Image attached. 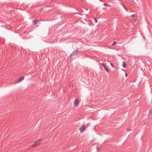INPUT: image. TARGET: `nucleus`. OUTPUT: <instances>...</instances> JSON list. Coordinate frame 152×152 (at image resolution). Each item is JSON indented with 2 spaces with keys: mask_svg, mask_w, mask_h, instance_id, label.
Listing matches in <instances>:
<instances>
[{
  "mask_svg": "<svg viewBox=\"0 0 152 152\" xmlns=\"http://www.w3.org/2000/svg\"><path fill=\"white\" fill-rule=\"evenodd\" d=\"M24 78V77L23 76H22L20 77L18 79L16 80L15 83H18L19 82H20L21 81L23 80Z\"/></svg>",
  "mask_w": 152,
  "mask_h": 152,
  "instance_id": "obj_3",
  "label": "nucleus"
},
{
  "mask_svg": "<svg viewBox=\"0 0 152 152\" xmlns=\"http://www.w3.org/2000/svg\"><path fill=\"white\" fill-rule=\"evenodd\" d=\"M125 75H126V77L127 76V74L126 73V74H125Z\"/></svg>",
  "mask_w": 152,
  "mask_h": 152,
  "instance_id": "obj_18",
  "label": "nucleus"
},
{
  "mask_svg": "<svg viewBox=\"0 0 152 152\" xmlns=\"http://www.w3.org/2000/svg\"><path fill=\"white\" fill-rule=\"evenodd\" d=\"M94 20L96 23H97L98 22V20L96 18H94Z\"/></svg>",
  "mask_w": 152,
  "mask_h": 152,
  "instance_id": "obj_14",
  "label": "nucleus"
},
{
  "mask_svg": "<svg viewBox=\"0 0 152 152\" xmlns=\"http://www.w3.org/2000/svg\"><path fill=\"white\" fill-rule=\"evenodd\" d=\"M110 64L111 65V66L113 67H114V64H112V63H111Z\"/></svg>",
  "mask_w": 152,
  "mask_h": 152,
  "instance_id": "obj_16",
  "label": "nucleus"
},
{
  "mask_svg": "<svg viewBox=\"0 0 152 152\" xmlns=\"http://www.w3.org/2000/svg\"><path fill=\"white\" fill-rule=\"evenodd\" d=\"M152 115V110H150L149 111L148 115V116H150Z\"/></svg>",
  "mask_w": 152,
  "mask_h": 152,
  "instance_id": "obj_10",
  "label": "nucleus"
},
{
  "mask_svg": "<svg viewBox=\"0 0 152 152\" xmlns=\"http://www.w3.org/2000/svg\"><path fill=\"white\" fill-rule=\"evenodd\" d=\"M79 100L77 99H76L74 102V104L76 106H77L79 103Z\"/></svg>",
  "mask_w": 152,
  "mask_h": 152,
  "instance_id": "obj_6",
  "label": "nucleus"
},
{
  "mask_svg": "<svg viewBox=\"0 0 152 152\" xmlns=\"http://www.w3.org/2000/svg\"><path fill=\"white\" fill-rule=\"evenodd\" d=\"M124 8H125V9L127 11V8L126 7H125L124 6Z\"/></svg>",
  "mask_w": 152,
  "mask_h": 152,
  "instance_id": "obj_17",
  "label": "nucleus"
},
{
  "mask_svg": "<svg viewBox=\"0 0 152 152\" xmlns=\"http://www.w3.org/2000/svg\"><path fill=\"white\" fill-rule=\"evenodd\" d=\"M40 20L34 19L33 20V23L34 25H36L37 23Z\"/></svg>",
  "mask_w": 152,
  "mask_h": 152,
  "instance_id": "obj_7",
  "label": "nucleus"
},
{
  "mask_svg": "<svg viewBox=\"0 0 152 152\" xmlns=\"http://www.w3.org/2000/svg\"><path fill=\"white\" fill-rule=\"evenodd\" d=\"M42 141V140L41 139L35 141L34 143L32 145V146L35 147L38 146L40 144Z\"/></svg>",
  "mask_w": 152,
  "mask_h": 152,
  "instance_id": "obj_1",
  "label": "nucleus"
},
{
  "mask_svg": "<svg viewBox=\"0 0 152 152\" xmlns=\"http://www.w3.org/2000/svg\"><path fill=\"white\" fill-rule=\"evenodd\" d=\"M96 149L97 151L99 152L100 150V147H96Z\"/></svg>",
  "mask_w": 152,
  "mask_h": 152,
  "instance_id": "obj_11",
  "label": "nucleus"
},
{
  "mask_svg": "<svg viewBox=\"0 0 152 152\" xmlns=\"http://www.w3.org/2000/svg\"><path fill=\"white\" fill-rule=\"evenodd\" d=\"M122 66L123 67L126 68V63L124 61L123 62Z\"/></svg>",
  "mask_w": 152,
  "mask_h": 152,
  "instance_id": "obj_8",
  "label": "nucleus"
},
{
  "mask_svg": "<svg viewBox=\"0 0 152 152\" xmlns=\"http://www.w3.org/2000/svg\"><path fill=\"white\" fill-rule=\"evenodd\" d=\"M86 128V127L84 126V125H83L82 126L80 127L79 128V129L80 132L81 133H83L85 129Z\"/></svg>",
  "mask_w": 152,
  "mask_h": 152,
  "instance_id": "obj_4",
  "label": "nucleus"
},
{
  "mask_svg": "<svg viewBox=\"0 0 152 152\" xmlns=\"http://www.w3.org/2000/svg\"><path fill=\"white\" fill-rule=\"evenodd\" d=\"M102 65L104 67V68L105 69V70L106 71H107V72H109V69H108V68L107 67V66H106V65L105 64H104V63H102Z\"/></svg>",
  "mask_w": 152,
  "mask_h": 152,
  "instance_id": "obj_5",
  "label": "nucleus"
},
{
  "mask_svg": "<svg viewBox=\"0 0 152 152\" xmlns=\"http://www.w3.org/2000/svg\"><path fill=\"white\" fill-rule=\"evenodd\" d=\"M78 52V51L77 50H74L72 53L70 54V58H71L72 57L75 56L77 55Z\"/></svg>",
  "mask_w": 152,
  "mask_h": 152,
  "instance_id": "obj_2",
  "label": "nucleus"
},
{
  "mask_svg": "<svg viewBox=\"0 0 152 152\" xmlns=\"http://www.w3.org/2000/svg\"><path fill=\"white\" fill-rule=\"evenodd\" d=\"M132 18L133 19V20H135V21H136V15H133L132 16Z\"/></svg>",
  "mask_w": 152,
  "mask_h": 152,
  "instance_id": "obj_9",
  "label": "nucleus"
},
{
  "mask_svg": "<svg viewBox=\"0 0 152 152\" xmlns=\"http://www.w3.org/2000/svg\"><path fill=\"white\" fill-rule=\"evenodd\" d=\"M126 130L128 131H130L131 130V129L129 128H127Z\"/></svg>",
  "mask_w": 152,
  "mask_h": 152,
  "instance_id": "obj_13",
  "label": "nucleus"
},
{
  "mask_svg": "<svg viewBox=\"0 0 152 152\" xmlns=\"http://www.w3.org/2000/svg\"><path fill=\"white\" fill-rule=\"evenodd\" d=\"M116 44V43L115 42H114L112 44L113 45H115Z\"/></svg>",
  "mask_w": 152,
  "mask_h": 152,
  "instance_id": "obj_12",
  "label": "nucleus"
},
{
  "mask_svg": "<svg viewBox=\"0 0 152 152\" xmlns=\"http://www.w3.org/2000/svg\"><path fill=\"white\" fill-rule=\"evenodd\" d=\"M104 5L105 6H108L107 5V4L106 3H104Z\"/></svg>",
  "mask_w": 152,
  "mask_h": 152,
  "instance_id": "obj_15",
  "label": "nucleus"
}]
</instances>
